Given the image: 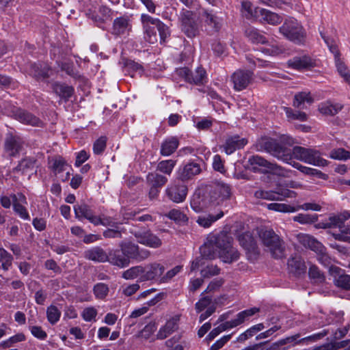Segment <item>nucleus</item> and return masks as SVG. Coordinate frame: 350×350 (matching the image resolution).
Listing matches in <instances>:
<instances>
[{
	"mask_svg": "<svg viewBox=\"0 0 350 350\" xmlns=\"http://www.w3.org/2000/svg\"><path fill=\"white\" fill-rule=\"evenodd\" d=\"M156 27L159 31L160 42L161 44L165 42L166 39L170 35L169 27L162 21H161Z\"/></svg>",
	"mask_w": 350,
	"mask_h": 350,
	"instance_id": "nucleus-63",
	"label": "nucleus"
},
{
	"mask_svg": "<svg viewBox=\"0 0 350 350\" xmlns=\"http://www.w3.org/2000/svg\"><path fill=\"white\" fill-rule=\"evenodd\" d=\"M232 238L226 233H221L208 240L200 247V253L204 258H215L218 254L221 260L231 263L237 260L239 254L231 245Z\"/></svg>",
	"mask_w": 350,
	"mask_h": 350,
	"instance_id": "nucleus-1",
	"label": "nucleus"
},
{
	"mask_svg": "<svg viewBox=\"0 0 350 350\" xmlns=\"http://www.w3.org/2000/svg\"><path fill=\"white\" fill-rule=\"evenodd\" d=\"M313 98L309 92H301L295 94L293 106L297 108H304L305 103L311 104Z\"/></svg>",
	"mask_w": 350,
	"mask_h": 350,
	"instance_id": "nucleus-41",
	"label": "nucleus"
},
{
	"mask_svg": "<svg viewBox=\"0 0 350 350\" xmlns=\"http://www.w3.org/2000/svg\"><path fill=\"white\" fill-rule=\"evenodd\" d=\"M182 31L188 38H194L200 33V25L193 12L183 8L178 16Z\"/></svg>",
	"mask_w": 350,
	"mask_h": 350,
	"instance_id": "nucleus-7",
	"label": "nucleus"
},
{
	"mask_svg": "<svg viewBox=\"0 0 350 350\" xmlns=\"http://www.w3.org/2000/svg\"><path fill=\"white\" fill-rule=\"evenodd\" d=\"M74 211L76 218L79 219V220L85 218L92 224H94L95 221H96V215H94V213L90 207L85 203L75 205Z\"/></svg>",
	"mask_w": 350,
	"mask_h": 350,
	"instance_id": "nucleus-30",
	"label": "nucleus"
},
{
	"mask_svg": "<svg viewBox=\"0 0 350 350\" xmlns=\"http://www.w3.org/2000/svg\"><path fill=\"white\" fill-rule=\"evenodd\" d=\"M224 216L223 211H220L217 215H200L198 217L196 222L200 226L204 228H208L210 227L213 223L217 221L220 218H221Z\"/></svg>",
	"mask_w": 350,
	"mask_h": 350,
	"instance_id": "nucleus-44",
	"label": "nucleus"
},
{
	"mask_svg": "<svg viewBox=\"0 0 350 350\" xmlns=\"http://www.w3.org/2000/svg\"><path fill=\"white\" fill-rule=\"evenodd\" d=\"M143 266L138 265L132 267L130 269L124 271L122 273V278L125 280H134L137 278H141V276L143 275Z\"/></svg>",
	"mask_w": 350,
	"mask_h": 350,
	"instance_id": "nucleus-48",
	"label": "nucleus"
},
{
	"mask_svg": "<svg viewBox=\"0 0 350 350\" xmlns=\"http://www.w3.org/2000/svg\"><path fill=\"white\" fill-rule=\"evenodd\" d=\"M247 144V140L245 138L235 135L226 139L224 150L227 154H231L237 150L243 148Z\"/></svg>",
	"mask_w": 350,
	"mask_h": 350,
	"instance_id": "nucleus-29",
	"label": "nucleus"
},
{
	"mask_svg": "<svg viewBox=\"0 0 350 350\" xmlns=\"http://www.w3.org/2000/svg\"><path fill=\"white\" fill-rule=\"evenodd\" d=\"M165 193L170 200L175 203H180L186 198L187 187L184 184L175 182L167 187Z\"/></svg>",
	"mask_w": 350,
	"mask_h": 350,
	"instance_id": "nucleus-16",
	"label": "nucleus"
},
{
	"mask_svg": "<svg viewBox=\"0 0 350 350\" xmlns=\"http://www.w3.org/2000/svg\"><path fill=\"white\" fill-rule=\"evenodd\" d=\"M29 329L35 338L40 340H45L47 338L46 332L40 326L33 325L31 319H29Z\"/></svg>",
	"mask_w": 350,
	"mask_h": 350,
	"instance_id": "nucleus-58",
	"label": "nucleus"
},
{
	"mask_svg": "<svg viewBox=\"0 0 350 350\" xmlns=\"http://www.w3.org/2000/svg\"><path fill=\"white\" fill-rule=\"evenodd\" d=\"M49 71L50 69L46 65L42 67L40 65L33 64L30 65L29 72L30 75L40 79L48 78L49 77Z\"/></svg>",
	"mask_w": 350,
	"mask_h": 350,
	"instance_id": "nucleus-40",
	"label": "nucleus"
},
{
	"mask_svg": "<svg viewBox=\"0 0 350 350\" xmlns=\"http://www.w3.org/2000/svg\"><path fill=\"white\" fill-rule=\"evenodd\" d=\"M329 157L336 160H347L350 158V152L344 148L333 149L329 153Z\"/></svg>",
	"mask_w": 350,
	"mask_h": 350,
	"instance_id": "nucleus-55",
	"label": "nucleus"
},
{
	"mask_svg": "<svg viewBox=\"0 0 350 350\" xmlns=\"http://www.w3.org/2000/svg\"><path fill=\"white\" fill-rule=\"evenodd\" d=\"M258 235L266 250L274 258L280 259L285 256L284 243L272 229L261 228Z\"/></svg>",
	"mask_w": 350,
	"mask_h": 350,
	"instance_id": "nucleus-2",
	"label": "nucleus"
},
{
	"mask_svg": "<svg viewBox=\"0 0 350 350\" xmlns=\"http://www.w3.org/2000/svg\"><path fill=\"white\" fill-rule=\"evenodd\" d=\"M131 27L129 16L116 18L113 23L112 33L116 36L124 35L131 31Z\"/></svg>",
	"mask_w": 350,
	"mask_h": 350,
	"instance_id": "nucleus-25",
	"label": "nucleus"
},
{
	"mask_svg": "<svg viewBox=\"0 0 350 350\" xmlns=\"http://www.w3.org/2000/svg\"><path fill=\"white\" fill-rule=\"evenodd\" d=\"M140 21L142 26L147 27L149 25L157 27L161 21L157 18H153L147 14L143 13L140 16Z\"/></svg>",
	"mask_w": 350,
	"mask_h": 350,
	"instance_id": "nucleus-64",
	"label": "nucleus"
},
{
	"mask_svg": "<svg viewBox=\"0 0 350 350\" xmlns=\"http://www.w3.org/2000/svg\"><path fill=\"white\" fill-rule=\"evenodd\" d=\"M253 73L249 70H238L234 72L231 81L234 84V88L237 91L245 89L252 79Z\"/></svg>",
	"mask_w": 350,
	"mask_h": 350,
	"instance_id": "nucleus-18",
	"label": "nucleus"
},
{
	"mask_svg": "<svg viewBox=\"0 0 350 350\" xmlns=\"http://www.w3.org/2000/svg\"><path fill=\"white\" fill-rule=\"evenodd\" d=\"M288 118L291 120H298L300 121H306L307 120V115L306 113L299 111H293L289 107H284Z\"/></svg>",
	"mask_w": 350,
	"mask_h": 350,
	"instance_id": "nucleus-59",
	"label": "nucleus"
},
{
	"mask_svg": "<svg viewBox=\"0 0 350 350\" xmlns=\"http://www.w3.org/2000/svg\"><path fill=\"white\" fill-rule=\"evenodd\" d=\"M267 208L271 211L282 213H294L297 211V208L295 207L282 203H270L267 204Z\"/></svg>",
	"mask_w": 350,
	"mask_h": 350,
	"instance_id": "nucleus-51",
	"label": "nucleus"
},
{
	"mask_svg": "<svg viewBox=\"0 0 350 350\" xmlns=\"http://www.w3.org/2000/svg\"><path fill=\"white\" fill-rule=\"evenodd\" d=\"M200 165L194 162H189L179 167L176 175L178 180L188 181L200 174Z\"/></svg>",
	"mask_w": 350,
	"mask_h": 350,
	"instance_id": "nucleus-17",
	"label": "nucleus"
},
{
	"mask_svg": "<svg viewBox=\"0 0 350 350\" xmlns=\"http://www.w3.org/2000/svg\"><path fill=\"white\" fill-rule=\"evenodd\" d=\"M288 65L289 67L297 70H304L314 67L315 64L310 57L303 56L295 57L288 60Z\"/></svg>",
	"mask_w": 350,
	"mask_h": 350,
	"instance_id": "nucleus-31",
	"label": "nucleus"
},
{
	"mask_svg": "<svg viewBox=\"0 0 350 350\" xmlns=\"http://www.w3.org/2000/svg\"><path fill=\"white\" fill-rule=\"evenodd\" d=\"M318 220V215L317 214H298L293 217V221H297L301 224H310L316 222Z\"/></svg>",
	"mask_w": 350,
	"mask_h": 350,
	"instance_id": "nucleus-54",
	"label": "nucleus"
},
{
	"mask_svg": "<svg viewBox=\"0 0 350 350\" xmlns=\"http://www.w3.org/2000/svg\"><path fill=\"white\" fill-rule=\"evenodd\" d=\"M342 109V105L340 103H332L327 102L322 103L319 106V111L327 116H334L338 113Z\"/></svg>",
	"mask_w": 350,
	"mask_h": 350,
	"instance_id": "nucleus-42",
	"label": "nucleus"
},
{
	"mask_svg": "<svg viewBox=\"0 0 350 350\" xmlns=\"http://www.w3.org/2000/svg\"><path fill=\"white\" fill-rule=\"evenodd\" d=\"M200 15L205 25L208 26L214 32L219 31L221 28L222 18L217 16L212 11L203 9L202 12H200Z\"/></svg>",
	"mask_w": 350,
	"mask_h": 350,
	"instance_id": "nucleus-23",
	"label": "nucleus"
},
{
	"mask_svg": "<svg viewBox=\"0 0 350 350\" xmlns=\"http://www.w3.org/2000/svg\"><path fill=\"white\" fill-rule=\"evenodd\" d=\"M60 317L61 312L55 306L51 305L47 308L46 317L51 324H55L59 320Z\"/></svg>",
	"mask_w": 350,
	"mask_h": 350,
	"instance_id": "nucleus-53",
	"label": "nucleus"
},
{
	"mask_svg": "<svg viewBox=\"0 0 350 350\" xmlns=\"http://www.w3.org/2000/svg\"><path fill=\"white\" fill-rule=\"evenodd\" d=\"M248 163L252 166L254 171H256L258 167H263L264 172H273L279 175H283L282 168L275 163L269 162L258 155H254L249 158Z\"/></svg>",
	"mask_w": 350,
	"mask_h": 350,
	"instance_id": "nucleus-15",
	"label": "nucleus"
},
{
	"mask_svg": "<svg viewBox=\"0 0 350 350\" xmlns=\"http://www.w3.org/2000/svg\"><path fill=\"white\" fill-rule=\"evenodd\" d=\"M280 33L287 39L296 43H301L304 37V32L301 25L293 18L286 19L280 27Z\"/></svg>",
	"mask_w": 350,
	"mask_h": 350,
	"instance_id": "nucleus-8",
	"label": "nucleus"
},
{
	"mask_svg": "<svg viewBox=\"0 0 350 350\" xmlns=\"http://www.w3.org/2000/svg\"><path fill=\"white\" fill-rule=\"evenodd\" d=\"M239 241L241 246L247 252L254 254H258V247L256 243L250 232L241 234Z\"/></svg>",
	"mask_w": 350,
	"mask_h": 350,
	"instance_id": "nucleus-33",
	"label": "nucleus"
},
{
	"mask_svg": "<svg viewBox=\"0 0 350 350\" xmlns=\"http://www.w3.org/2000/svg\"><path fill=\"white\" fill-rule=\"evenodd\" d=\"M259 16H261V19L264 21L272 25H276L282 21L281 16L263 8L259 10Z\"/></svg>",
	"mask_w": 350,
	"mask_h": 350,
	"instance_id": "nucleus-38",
	"label": "nucleus"
},
{
	"mask_svg": "<svg viewBox=\"0 0 350 350\" xmlns=\"http://www.w3.org/2000/svg\"><path fill=\"white\" fill-rule=\"evenodd\" d=\"M259 311L260 309L255 307L241 311L236 315L234 319L219 325L217 329H219V332L221 333L227 329L236 327L243 323L245 321L248 320L250 317Z\"/></svg>",
	"mask_w": 350,
	"mask_h": 350,
	"instance_id": "nucleus-13",
	"label": "nucleus"
},
{
	"mask_svg": "<svg viewBox=\"0 0 350 350\" xmlns=\"http://www.w3.org/2000/svg\"><path fill=\"white\" fill-rule=\"evenodd\" d=\"M49 167L55 174L60 173L65 170L68 165L66 161L60 156L51 158L49 161Z\"/></svg>",
	"mask_w": 350,
	"mask_h": 350,
	"instance_id": "nucleus-47",
	"label": "nucleus"
},
{
	"mask_svg": "<svg viewBox=\"0 0 350 350\" xmlns=\"http://www.w3.org/2000/svg\"><path fill=\"white\" fill-rule=\"evenodd\" d=\"M256 146L258 150L266 151L284 162L292 159L291 150L281 146L272 138L262 137L256 142Z\"/></svg>",
	"mask_w": 350,
	"mask_h": 350,
	"instance_id": "nucleus-3",
	"label": "nucleus"
},
{
	"mask_svg": "<svg viewBox=\"0 0 350 350\" xmlns=\"http://www.w3.org/2000/svg\"><path fill=\"white\" fill-rule=\"evenodd\" d=\"M179 321L180 317L178 315H176L170 319L165 325L159 329L157 334V338L163 340L176 331L178 328Z\"/></svg>",
	"mask_w": 350,
	"mask_h": 350,
	"instance_id": "nucleus-24",
	"label": "nucleus"
},
{
	"mask_svg": "<svg viewBox=\"0 0 350 350\" xmlns=\"http://www.w3.org/2000/svg\"><path fill=\"white\" fill-rule=\"evenodd\" d=\"M109 261L111 264L118 266L120 268L127 267L130 263V260L123 254L122 250H113L108 254Z\"/></svg>",
	"mask_w": 350,
	"mask_h": 350,
	"instance_id": "nucleus-34",
	"label": "nucleus"
},
{
	"mask_svg": "<svg viewBox=\"0 0 350 350\" xmlns=\"http://www.w3.org/2000/svg\"><path fill=\"white\" fill-rule=\"evenodd\" d=\"M84 258L96 262H105L109 260L108 254L99 246H95L84 252Z\"/></svg>",
	"mask_w": 350,
	"mask_h": 350,
	"instance_id": "nucleus-26",
	"label": "nucleus"
},
{
	"mask_svg": "<svg viewBox=\"0 0 350 350\" xmlns=\"http://www.w3.org/2000/svg\"><path fill=\"white\" fill-rule=\"evenodd\" d=\"M53 89L56 94L65 100H68L72 96L74 92L72 86L60 83H55L53 85Z\"/></svg>",
	"mask_w": 350,
	"mask_h": 350,
	"instance_id": "nucleus-37",
	"label": "nucleus"
},
{
	"mask_svg": "<svg viewBox=\"0 0 350 350\" xmlns=\"http://www.w3.org/2000/svg\"><path fill=\"white\" fill-rule=\"evenodd\" d=\"M176 74L189 83L203 85L206 82V73L202 67H198L194 72L186 67L180 68L176 70Z\"/></svg>",
	"mask_w": 350,
	"mask_h": 350,
	"instance_id": "nucleus-11",
	"label": "nucleus"
},
{
	"mask_svg": "<svg viewBox=\"0 0 350 350\" xmlns=\"http://www.w3.org/2000/svg\"><path fill=\"white\" fill-rule=\"evenodd\" d=\"M259 311L260 309L255 307L241 311L236 315L234 319L219 325L217 329H219V332L221 333L227 329L236 327L243 323L245 321L248 320L250 317Z\"/></svg>",
	"mask_w": 350,
	"mask_h": 350,
	"instance_id": "nucleus-14",
	"label": "nucleus"
},
{
	"mask_svg": "<svg viewBox=\"0 0 350 350\" xmlns=\"http://www.w3.org/2000/svg\"><path fill=\"white\" fill-rule=\"evenodd\" d=\"M256 146L258 150L266 151L284 162L292 159L291 150L281 146L272 138L262 137L256 142Z\"/></svg>",
	"mask_w": 350,
	"mask_h": 350,
	"instance_id": "nucleus-4",
	"label": "nucleus"
},
{
	"mask_svg": "<svg viewBox=\"0 0 350 350\" xmlns=\"http://www.w3.org/2000/svg\"><path fill=\"white\" fill-rule=\"evenodd\" d=\"M329 271L334 277L336 286L345 290H350V275L342 273V270L336 266H330Z\"/></svg>",
	"mask_w": 350,
	"mask_h": 350,
	"instance_id": "nucleus-22",
	"label": "nucleus"
},
{
	"mask_svg": "<svg viewBox=\"0 0 350 350\" xmlns=\"http://www.w3.org/2000/svg\"><path fill=\"white\" fill-rule=\"evenodd\" d=\"M308 274L310 279L313 280L314 283L321 284L324 282L325 280L324 274L315 265H312L310 267Z\"/></svg>",
	"mask_w": 350,
	"mask_h": 350,
	"instance_id": "nucleus-52",
	"label": "nucleus"
},
{
	"mask_svg": "<svg viewBox=\"0 0 350 350\" xmlns=\"http://www.w3.org/2000/svg\"><path fill=\"white\" fill-rule=\"evenodd\" d=\"M212 187L213 195L217 198L215 204H219L223 201L230 198L231 196L230 187L224 183H217Z\"/></svg>",
	"mask_w": 350,
	"mask_h": 350,
	"instance_id": "nucleus-27",
	"label": "nucleus"
},
{
	"mask_svg": "<svg viewBox=\"0 0 350 350\" xmlns=\"http://www.w3.org/2000/svg\"><path fill=\"white\" fill-rule=\"evenodd\" d=\"M323 39L325 42L327 44L329 47L330 51L334 55L336 66L337 68V70L340 75L344 79V80L350 85V72L348 70L347 67L345 64L342 62L340 58V53L338 49V46L336 44L335 41L323 36L321 34Z\"/></svg>",
	"mask_w": 350,
	"mask_h": 350,
	"instance_id": "nucleus-12",
	"label": "nucleus"
},
{
	"mask_svg": "<svg viewBox=\"0 0 350 350\" xmlns=\"http://www.w3.org/2000/svg\"><path fill=\"white\" fill-rule=\"evenodd\" d=\"M120 247L129 260L130 258L135 259L139 254V246L131 242H122Z\"/></svg>",
	"mask_w": 350,
	"mask_h": 350,
	"instance_id": "nucleus-39",
	"label": "nucleus"
},
{
	"mask_svg": "<svg viewBox=\"0 0 350 350\" xmlns=\"http://www.w3.org/2000/svg\"><path fill=\"white\" fill-rule=\"evenodd\" d=\"M138 243L152 248H159L162 245V241L150 230L138 231L135 233Z\"/></svg>",
	"mask_w": 350,
	"mask_h": 350,
	"instance_id": "nucleus-19",
	"label": "nucleus"
},
{
	"mask_svg": "<svg viewBox=\"0 0 350 350\" xmlns=\"http://www.w3.org/2000/svg\"><path fill=\"white\" fill-rule=\"evenodd\" d=\"M299 241L305 246L318 254L319 261L325 267L331 264V258L325 253V248L321 243L312 236L303 234L299 237Z\"/></svg>",
	"mask_w": 350,
	"mask_h": 350,
	"instance_id": "nucleus-9",
	"label": "nucleus"
},
{
	"mask_svg": "<svg viewBox=\"0 0 350 350\" xmlns=\"http://www.w3.org/2000/svg\"><path fill=\"white\" fill-rule=\"evenodd\" d=\"M97 314V310L95 308L91 306L83 309L81 312V317L83 319L87 322H90L92 321H96Z\"/></svg>",
	"mask_w": 350,
	"mask_h": 350,
	"instance_id": "nucleus-60",
	"label": "nucleus"
},
{
	"mask_svg": "<svg viewBox=\"0 0 350 350\" xmlns=\"http://www.w3.org/2000/svg\"><path fill=\"white\" fill-rule=\"evenodd\" d=\"M254 196L258 199L279 201L283 200L286 198H295L296 193L288 188L279 187L275 188V190H257L254 193Z\"/></svg>",
	"mask_w": 350,
	"mask_h": 350,
	"instance_id": "nucleus-10",
	"label": "nucleus"
},
{
	"mask_svg": "<svg viewBox=\"0 0 350 350\" xmlns=\"http://www.w3.org/2000/svg\"><path fill=\"white\" fill-rule=\"evenodd\" d=\"M23 142L16 136L10 135L5 139L4 150L9 157L17 156L23 149Z\"/></svg>",
	"mask_w": 350,
	"mask_h": 350,
	"instance_id": "nucleus-21",
	"label": "nucleus"
},
{
	"mask_svg": "<svg viewBox=\"0 0 350 350\" xmlns=\"http://www.w3.org/2000/svg\"><path fill=\"white\" fill-rule=\"evenodd\" d=\"M179 146V141L175 137L165 139L161 145L160 153L164 157L172 154Z\"/></svg>",
	"mask_w": 350,
	"mask_h": 350,
	"instance_id": "nucleus-35",
	"label": "nucleus"
},
{
	"mask_svg": "<svg viewBox=\"0 0 350 350\" xmlns=\"http://www.w3.org/2000/svg\"><path fill=\"white\" fill-rule=\"evenodd\" d=\"M36 160L33 158L27 157L19 161L18 165L13 169L14 172H20L22 174L36 172Z\"/></svg>",
	"mask_w": 350,
	"mask_h": 350,
	"instance_id": "nucleus-36",
	"label": "nucleus"
},
{
	"mask_svg": "<svg viewBox=\"0 0 350 350\" xmlns=\"http://www.w3.org/2000/svg\"><path fill=\"white\" fill-rule=\"evenodd\" d=\"M288 269L294 275H299L306 271V266L300 256H295L288 259Z\"/></svg>",
	"mask_w": 350,
	"mask_h": 350,
	"instance_id": "nucleus-32",
	"label": "nucleus"
},
{
	"mask_svg": "<svg viewBox=\"0 0 350 350\" xmlns=\"http://www.w3.org/2000/svg\"><path fill=\"white\" fill-rule=\"evenodd\" d=\"M291 155L292 159L295 158L310 165L316 166L327 165V161L321 157L319 152L314 149L295 146L291 150Z\"/></svg>",
	"mask_w": 350,
	"mask_h": 350,
	"instance_id": "nucleus-6",
	"label": "nucleus"
},
{
	"mask_svg": "<svg viewBox=\"0 0 350 350\" xmlns=\"http://www.w3.org/2000/svg\"><path fill=\"white\" fill-rule=\"evenodd\" d=\"M245 33L249 40H251L253 43L265 44L267 42L266 38L262 34H261L257 29L253 27H249L246 28Z\"/></svg>",
	"mask_w": 350,
	"mask_h": 350,
	"instance_id": "nucleus-45",
	"label": "nucleus"
},
{
	"mask_svg": "<svg viewBox=\"0 0 350 350\" xmlns=\"http://www.w3.org/2000/svg\"><path fill=\"white\" fill-rule=\"evenodd\" d=\"M107 138L100 137L95 141L93 145V151L96 154H101L106 148Z\"/></svg>",
	"mask_w": 350,
	"mask_h": 350,
	"instance_id": "nucleus-62",
	"label": "nucleus"
},
{
	"mask_svg": "<svg viewBox=\"0 0 350 350\" xmlns=\"http://www.w3.org/2000/svg\"><path fill=\"white\" fill-rule=\"evenodd\" d=\"M175 165H176V161L174 160H172V159L164 160V161H161L159 163L157 169L160 172L170 175L172 173Z\"/></svg>",
	"mask_w": 350,
	"mask_h": 350,
	"instance_id": "nucleus-56",
	"label": "nucleus"
},
{
	"mask_svg": "<svg viewBox=\"0 0 350 350\" xmlns=\"http://www.w3.org/2000/svg\"><path fill=\"white\" fill-rule=\"evenodd\" d=\"M146 180L150 186L157 188L161 187L167 182L166 177L157 173H149Z\"/></svg>",
	"mask_w": 350,
	"mask_h": 350,
	"instance_id": "nucleus-46",
	"label": "nucleus"
},
{
	"mask_svg": "<svg viewBox=\"0 0 350 350\" xmlns=\"http://www.w3.org/2000/svg\"><path fill=\"white\" fill-rule=\"evenodd\" d=\"M15 118L21 122L31 126H40L42 124L40 120L31 113L21 109H16L14 111Z\"/></svg>",
	"mask_w": 350,
	"mask_h": 350,
	"instance_id": "nucleus-28",
	"label": "nucleus"
},
{
	"mask_svg": "<svg viewBox=\"0 0 350 350\" xmlns=\"http://www.w3.org/2000/svg\"><path fill=\"white\" fill-rule=\"evenodd\" d=\"M143 275L139 278V282L157 280L163 275L165 267L159 263L154 262L143 267Z\"/></svg>",
	"mask_w": 350,
	"mask_h": 350,
	"instance_id": "nucleus-20",
	"label": "nucleus"
},
{
	"mask_svg": "<svg viewBox=\"0 0 350 350\" xmlns=\"http://www.w3.org/2000/svg\"><path fill=\"white\" fill-rule=\"evenodd\" d=\"M12 256L5 249L0 248V263L3 270L8 271L12 267Z\"/></svg>",
	"mask_w": 350,
	"mask_h": 350,
	"instance_id": "nucleus-50",
	"label": "nucleus"
},
{
	"mask_svg": "<svg viewBox=\"0 0 350 350\" xmlns=\"http://www.w3.org/2000/svg\"><path fill=\"white\" fill-rule=\"evenodd\" d=\"M164 216L174 221L176 223H184L188 220L187 215L177 208L172 209L167 213L164 214Z\"/></svg>",
	"mask_w": 350,
	"mask_h": 350,
	"instance_id": "nucleus-49",
	"label": "nucleus"
},
{
	"mask_svg": "<svg viewBox=\"0 0 350 350\" xmlns=\"http://www.w3.org/2000/svg\"><path fill=\"white\" fill-rule=\"evenodd\" d=\"M220 273V269L216 265H210L201 271V275L203 278H209L217 275Z\"/></svg>",
	"mask_w": 350,
	"mask_h": 350,
	"instance_id": "nucleus-61",
	"label": "nucleus"
},
{
	"mask_svg": "<svg viewBox=\"0 0 350 350\" xmlns=\"http://www.w3.org/2000/svg\"><path fill=\"white\" fill-rule=\"evenodd\" d=\"M93 291L97 299H103L109 293V287L104 283H98L94 286Z\"/></svg>",
	"mask_w": 350,
	"mask_h": 350,
	"instance_id": "nucleus-57",
	"label": "nucleus"
},
{
	"mask_svg": "<svg viewBox=\"0 0 350 350\" xmlns=\"http://www.w3.org/2000/svg\"><path fill=\"white\" fill-rule=\"evenodd\" d=\"M217 198L213 195L212 187H206L196 190L191 200V207L200 213L211 205H215Z\"/></svg>",
	"mask_w": 350,
	"mask_h": 350,
	"instance_id": "nucleus-5",
	"label": "nucleus"
},
{
	"mask_svg": "<svg viewBox=\"0 0 350 350\" xmlns=\"http://www.w3.org/2000/svg\"><path fill=\"white\" fill-rule=\"evenodd\" d=\"M241 12L246 18L250 19L259 16V10L260 8H254L250 1L243 0L241 3Z\"/></svg>",
	"mask_w": 350,
	"mask_h": 350,
	"instance_id": "nucleus-43",
	"label": "nucleus"
}]
</instances>
